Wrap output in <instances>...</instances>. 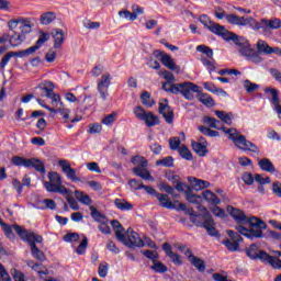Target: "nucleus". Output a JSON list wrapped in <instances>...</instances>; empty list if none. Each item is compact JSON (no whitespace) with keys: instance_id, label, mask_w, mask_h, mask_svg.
Here are the masks:
<instances>
[{"instance_id":"a211bd4d","label":"nucleus","mask_w":281,"mask_h":281,"mask_svg":"<svg viewBox=\"0 0 281 281\" xmlns=\"http://www.w3.org/2000/svg\"><path fill=\"white\" fill-rule=\"evenodd\" d=\"M58 165L61 168L64 175H66L67 179H69L70 181H80V178L76 176V169L71 168V164H69L65 159H60L58 161Z\"/></svg>"},{"instance_id":"0eeeda50","label":"nucleus","mask_w":281,"mask_h":281,"mask_svg":"<svg viewBox=\"0 0 281 281\" xmlns=\"http://www.w3.org/2000/svg\"><path fill=\"white\" fill-rule=\"evenodd\" d=\"M200 23H202V25H204V27L210 30V32H212L213 34H216L217 36H222V38H224V41H232V38L236 35V34L227 31V29H225V26H223L216 22H212V20H210V16H207V15H201Z\"/></svg>"},{"instance_id":"6ab92c4d","label":"nucleus","mask_w":281,"mask_h":281,"mask_svg":"<svg viewBox=\"0 0 281 281\" xmlns=\"http://www.w3.org/2000/svg\"><path fill=\"white\" fill-rule=\"evenodd\" d=\"M160 61L167 69H170V71H176V74L181 72V67L177 66L175 59H172L170 55L160 53Z\"/></svg>"},{"instance_id":"f704fd0d","label":"nucleus","mask_w":281,"mask_h":281,"mask_svg":"<svg viewBox=\"0 0 281 281\" xmlns=\"http://www.w3.org/2000/svg\"><path fill=\"white\" fill-rule=\"evenodd\" d=\"M47 41H49V34L48 33H42L38 37V40L36 41L34 46H31V49H33V54L35 52H37V49H41V47H43V45H45V43H47Z\"/></svg>"},{"instance_id":"c03bdc74","label":"nucleus","mask_w":281,"mask_h":281,"mask_svg":"<svg viewBox=\"0 0 281 281\" xmlns=\"http://www.w3.org/2000/svg\"><path fill=\"white\" fill-rule=\"evenodd\" d=\"M179 155L182 157V159H186L187 161H192V151L188 148V146L182 145L178 149Z\"/></svg>"},{"instance_id":"b1692460","label":"nucleus","mask_w":281,"mask_h":281,"mask_svg":"<svg viewBox=\"0 0 281 281\" xmlns=\"http://www.w3.org/2000/svg\"><path fill=\"white\" fill-rule=\"evenodd\" d=\"M25 35L21 32L12 31V34H9V43L11 47H19L25 41Z\"/></svg>"},{"instance_id":"f257e3e1","label":"nucleus","mask_w":281,"mask_h":281,"mask_svg":"<svg viewBox=\"0 0 281 281\" xmlns=\"http://www.w3.org/2000/svg\"><path fill=\"white\" fill-rule=\"evenodd\" d=\"M203 124L209 126V128H215L216 131H223L225 135H228V139L233 142V144L239 150H244V153H255V155H260V148L257 147L251 140H248L245 135L240 134L236 128H225L221 121L212 117L204 116L202 120Z\"/></svg>"},{"instance_id":"4468645a","label":"nucleus","mask_w":281,"mask_h":281,"mask_svg":"<svg viewBox=\"0 0 281 281\" xmlns=\"http://www.w3.org/2000/svg\"><path fill=\"white\" fill-rule=\"evenodd\" d=\"M134 115L137 120L145 122L146 126L149 128L153 126H157L159 124V117L155 115L153 112L144 110L142 106L137 105L134 108Z\"/></svg>"},{"instance_id":"412c9836","label":"nucleus","mask_w":281,"mask_h":281,"mask_svg":"<svg viewBox=\"0 0 281 281\" xmlns=\"http://www.w3.org/2000/svg\"><path fill=\"white\" fill-rule=\"evenodd\" d=\"M188 181L193 190L195 192H201V190H206V188H210L211 183L205 180H201L199 178L194 177H188Z\"/></svg>"},{"instance_id":"de8ad7c7","label":"nucleus","mask_w":281,"mask_h":281,"mask_svg":"<svg viewBox=\"0 0 281 281\" xmlns=\"http://www.w3.org/2000/svg\"><path fill=\"white\" fill-rule=\"evenodd\" d=\"M204 89L206 91H211V93H220L221 95H225L227 93L225 90L216 88L212 82H204Z\"/></svg>"},{"instance_id":"dca6fc26","label":"nucleus","mask_w":281,"mask_h":281,"mask_svg":"<svg viewBox=\"0 0 281 281\" xmlns=\"http://www.w3.org/2000/svg\"><path fill=\"white\" fill-rule=\"evenodd\" d=\"M111 74L105 72L101 76L98 81L97 89L100 94V98L104 101L109 98V87H111Z\"/></svg>"},{"instance_id":"680f3d73","label":"nucleus","mask_w":281,"mask_h":281,"mask_svg":"<svg viewBox=\"0 0 281 281\" xmlns=\"http://www.w3.org/2000/svg\"><path fill=\"white\" fill-rule=\"evenodd\" d=\"M241 179L246 186H254V181H256V177L251 172H244Z\"/></svg>"},{"instance_id":"f8f14e48","label":"nucleus","mask_w":281,"mask_h":281,"mask_svg":"<svg viewBox=\"0 0 281 281\" xmlns=\"http://www.w3.org/2000/svg\"><path fill=\"white\" fill-rule=\"evenodd\" d=\"M13 166H23L24 168H34L37 172L45 175V164L41 159L36 158H23L21 156H14L11 159Z\"/></svg>"},{"instance_id":"bb28decb","label":"nucleus","mask_w":281,"mask_h":281,"mask_svg":"<svg viewBox=\"0 0 281 281\" xmlns=\"http://www.w3.org/2000/svg\"><path fill=\"white\" fill-rule=\"evenodd\" d=\"M202 198L206 203H210L211 205H218L221 204V199H218V195H216L214 192L211 190H205L202 192Z\"/></svg>"},{"instance_id":"5701e85b","label":"nucleus","mask_w":281,"mask_h":281,"mask_svg":"<svg viewBox=\"0 0 281 281\" xmlns=\"http://www.w3.org/2000/svg\"><path fill=\"white\" fill-rule=\"evenodd\" d=\"M52 36L54 38V48L60 49L63 43H65V32L61 29H55L52 32Z\"/></svg>"},{"instance_id":"7ed1b4c3","label":"nucleus","mask_w":281,"mask_h":281,"mask_svg":"<svg viewBox=\"0 0 281 281\" xmlns=\"http://www.w3.org/2000/svg\"><path fill=\"white\" fill-rule=\"evenodd\" d=\"M111 225L115 232V236L120 243L126 245V247H144L146 244L143 241L139 234H137L133 228H127L126 233L124 234V227L117 220H113Z\"/></svg>"},{"instance_id":"e2e57ef3","label":"nucleus","mask_w":281,"mask_h":281,"mask_svg":"<svg viewBox=\"0 0 281 281\" xmlns=\"http://www.w3.org/2000/svg\"><path fill=\"white\" fill-rule=\"evenodd\" d=\"M169 147L171 150H179V148H181V139L179 137L170 138Z\"/></svg>"},{"instance_id":"f3484780","label":"nucleus","mask_w":281,"mask_h":281,"mask_svg":"<svg viewBox=\"0 0 281 281\" xmlns=\"http://www.w3.org/2000/svg\"><path fill=\"white\" fill-rule=\"evenodd\" d=\"M158 113L165 117L167 124H172L175 121V112L172 111V108L168 105V100L166 99L159 102Z\"/></svg>"},{"instance_id":"052dcab7","label":"nucleus","mask_w":281,"mask_h":281,"mask_svg":"<svg viewBox=\"0 0 281 281\" xmlns=\"http://www.w3.org/2000/svg\"><path fill=\"white\" fill-rule=\"evenodd\" d=\"M255 181L259 183V186H267L271 183V178L270 177L263 178L262 175L257 173L255 175Z\"/></svg>"},{"instance_id":"a18cd8bd","label":"nucleus","mask_w":281,"mask_h":281,"mask_svg":"<svg viewBox=\"0 0 281 281\" xmlns=\"http://www.w3.org/2000/svg\"><path fill=\"white\" fill-rule=\"evenodd\" d=\"M151 270L156 273H166V271H168V267H166L161 261L156 260L153 262Z\"/></svg>"},{"instance_id":"603ef678","label":"nucleus","mask_w":281,"mask_h":281,"mask_svg":"<svg viewBox=\"0 0 281 281\" xmlns=\"http://www.w3.org/2000/svg\"><path fill=\"white\" fill-rule=\"evenodd\" d=\"M41 203L44 206H38V210H56V202L52 199H45Z\"/></svg>"},{"instance_id":"72a5a7b5","label":"nucleus","mask_w":281,"mask_h":281,"mask_svg":"<svg viewBox=\"0 0 281 281\" xmlns=\"http://www.w3.org/2000/svg\"><path fill=\"white\" fill-rule=\"evenodd\" d=\"M265 93H267L268 95H271L270 102H271L272 106L274 104H278V102H280V97H279L280 91L278 89H276V88H266Z\"/></svg>"},{"instance_id":"393cba45","label":"nucleus","mask_w":281,"mask_h":281,"mask_svg":"<svg viewBox=\"0 0 281 281\" xmlns=\"http://www.w3.org/2000/svg\"><path fill=\"white\" fill-rule=\"evenodd\" d=\"M261 25H265V30H280L281 20L278 18L261 19Z\"/></svg>"},{"instance_id":"e433bc0d","label":"nucleus","mask_w":281,"mask_h":281,"mask_svg":"<svg viewBox=\"0 0 281 281\" xmlns=\"http://www.w3.org/2000/svg\"><path fill=\"white\" fill-rule=\"evenodd\" d=\"M16 224L10 226L8 224H5V222H3V220H0V226L2 227L7 238H9L10 240H14V233L12 232V229H14V226Z\"/></svg>"},{"instance_id":"49530a36","label":"nucleus","mask_w":281,"mask_h":281,"mask_svg":"<svg viewBox=\"0 0 281 281\" xmlns=\"http://www.w3.org/2000/svg\"><path fill=\"white\" fill-rule=\"evenodd\" d=\"M156 166H165V168H172V166H175V158H172V156H168L166 158L157 160Z\"/></svg>"},{"instance_id":"cd10ccee","label":"nucleus","mask_w":281,"mask_h":281,"mask_svg":"<svg viewBox=\"0 0 281 281\" xmlns=\"http://www.w3.org/2000/svg\"><path fill=\"white\" fill-rule=\"evenodd\" d=\"M215 115L216 117H218V120H221V122H224V124L232 126V122L234 120V113L225 112V111H215Z\"/></svg>"},{"instance_id":"13d9d810","label":"nucleus","mask_w":281,"mask_h":281,"mask_svg":"<svg viewBox=\"0 0 281 281\" xmlns=\"http://www.w3.org/2000/svg\"><path fill=\"white\" fill-rule=\"evenodd\" d=\"M143 256H145V258H148V260H151V262H156V260H158L159 258V254H157V251L155 250H144Z\"/></svg>"},{"instance_id":"bf43d9fd","label":"nucleus","mask_w":281,"mask_h":281,"mask_svg":"<svg viewBox=\"0 0 281 281\" xmlns=\"http://www.w3.org/2000/svg\"><path fill=\"white\" fill-rule=\"evenodd\" d=\"M260 86L257 83H254L249 80L244 81V88L246 89L247 93H254Z\"/></svg>"},{"instance_id":"58836bf2","label":"nucleus","mask_w":281,"mask_h":281,"mask_svg":"<svg viewBox=\"0 0 281 281\" xmlns=\"http://www.w3.org/2000/svg\"><path fill=\"white\" fill-rule=\"evenodd\" d=\"M75 196L79 203H82L83 205H91V198L81 191H75Z\"/></svg>"},{"instance_id":"a19ab883","label":"nucleus","mask_w":281,"mask_h":281,"mask_svg":"<svg viewBox=\"0 0 281 281\" xmlns=\"http://www.w3.org/2000/svg\"><path fill=\"white\" fill-rule=\"evenodd\" d=\"M186 199L189 203H193V205H199L203 198L201 195L193 194L191 189L190 191H187Z\"/></svg>"},{"instance_id":"774afa93","label":"nucleus","mask_w":281,"mask_h":281,"mask_svg":"<svg viewBox=\"0 0 281 281\" xmlns=\"http://www.w3.org/2000/svg\"><path fill=\"white\" fill-rule=\"evenodd\" d=\"M272 192L276 196L281 198V182L277 181L272 183Z\"/></svg>"},{"instance_id":"79ce46f5","label":"nucleus","mask_w":281,"mask_h":281,"mask_svg":"<svg viewBox=\"0 0 281 281\" xmlns=\"http://www.w3.org/2000/svg\"><path fill=\"white\" fill-rule=\"evenodd\" d=\"M198 128L200 133L206 137H218V135H221L217 131L212 130V127L199 126Z\"/></svg>"},{"instance_id":"aec40b11","label":"nucleus","mask_w":281,"mask_h":281,"mask_svg":"<svg viewBox=\"0 0 281 281\" xmlns=\"http://www.w3.org/2000/svg\"><path fill=\"white\" fill-rule=\"evenodd\" d=\"M162 249L166 256H168V258H170V260L173 262V265H177L178 267H181V265H183V260H181V257L179 256V254H176L175 251H172V247H170V244L165 243L162 245Z\"/></svg>"},{"instance_id":"c9c22d12","label":"nucleus","mask_w":281,"mask_h":281,"mask_svg":"<svg viewBox=\"0 0 281 281\" xmlns=\"http://www.w3.org/2000/svg\"><path fill=\"white\" fill-rule=\"evenodd\" d=\"M89 210L91 212L92 218L97 223H106V217L104 215H102V213H100V211H98V209L94 205H90Z\"/></svg>"},{"instance_id":"09e8293b","label":"nucleus","mask_w":281,"mask_h":281,"mask_svg":"<svg viewBox=\"0 0 281 281\" xmlns=\"http://www.w3.org/2000/svg\"><path fill=\"white\" fill-rule=\"evenodd\" d=\"M26 265H27V267H30V269H33V271H36V273H38V276H47V271L41 270V265L34 262V260H27Z\"/></svg>"},{"instance_id":"2f4dec72","label":"nucleus","mask_w":281,"mask_h":281,"mask_svg":"<svg viewBox=\"0 0 281 281\" xmlns=\"http://www.w3.org/2000/svg\"><path fill=\"white\" fill-rule=\"evenodd\" d=\"M37 89H40L41 91H45L46 98H52V93L54 92L55 86L52 81H43L37 86Z\"/></svg>"},{"instance_id":"c756f323","label":"nucleus","mask_w":281,"mask_h":281,"mask_svg":"<svg viewBox=\"0 0 281 281\" xmlns=\"http://www.w3.org/2000/svg\"><path fill=\"white\" fill-rule=\"evenodd\" d=\"M188 260L193 267H195V269H198V271H200L201 273L205 272V261H203V259L194 255H190V258Z\"/></svg>"},{"instance_id":"473e14b6","label":"nucleus","mask_w":281,"mask_h":281,"mask_svg":"<svg viewBox=\"0 0 281 281\" xmlns=\"http://www.w3.org/2000/svg\"><path fill=\"white\" fill-rule=\"evenodd\" d=\"M56 21V13L48 11L45 13H42L40 16V23L41 25H49Z\"/></svg>"},{"instance_id":"6e6d98bb","label":"nucleus","mask_w":281,"mask_h":281,"mask_svg":"<svg viewBox=\"0 0 281 281\" xmlns=\"http://www.w3.org/2000/svg\"><path fill=\"white\" fill-rule=\"evenodd\" d=\"M121 19H130V21H137V13H131L128 10L120 11Z\"/></svg>"},{"instance_id":"f03ea898","label":"nucleus","mask_w":281,"mask_h":281,"mask_svg":"<svg viewBox=\"0 0 281 281\" xmlns=\"http://www.w3.org/2000/svg\"><path fill=\"white\" fill-rule=\"evenodd\" d=\"M226 211L236 223H248V228L243 225L236 226V231L241 234V236L249 238V240H254V238H262V229H267V224H265V222L258 217H250L247 220L245 212L234 206H227Z\"/></svg>"},{"instance_id":"69168bd1","label":"nucleus","mask_w":281,"mask_h":281,"mask_svg":"<svg viewBox=\"0 0 281 281\" xmlns=\"http://www.w3.org/2000/svg\"><path fill=\"white\" fill-rule=\"evenodd\" d=\"M57 113H60L65 122H67V120H69V113H71V111H69V109L65 108V104H63L57 108Z\"/></svg>"},{"instance_id":"ddd939ff","label":"nucleus","mask_w":281,"mask_h":281,"mask_svg":"<svg viewBox=\"0 0 281 281\" xmlns=\"http://www.w3.org/2000/svg\"><path fill=\"white\" fill-rule=\"evenodd\" d=\"M20 27L21 34L25 36V34H30L32 32V29L34 27V19L32 18H18L10 20L8 23V27L10 32H14L16 27Z\"/></svg>"},{"instance_id":"a878e982","label":"nucleus","mask_w":281,"mask_h":281,"mask_svg":"<svg viewBox=\"0 0 281 281\" xmlns=\"http://www.w3.org/2000/svg\"><path fill=\"white\" fill-rule=\"evenodd\" d=\"M156 199L159 201L161 207H165L166 210H175V204L170 201L168 194L156 193Z\"/></svg>"},{"instance_id":"864d4df0","label":"nucleus","mask_w":281,"mask_h":281,"mask_svg":"<svg viewBox=\"0 0 281 281\" xmlns=\"http://www.w3.org/2000/svg\"><path fill=\"white\" fill-rule=\"evenodd\" d=\"M247 256L248 258H251L252 260H256V258H258L259 254H260V249H258L257 245H251L248 249H247Z\"/></svg>"},{"instance_id":"c85d7f7f","label":"nucleus","mask_w":281,"mask_h":281,"mask_svg":"<svg viewBox=\"0 0 281 281\" xmlns=\"http://www.w3.org/2000/svg\"><path fill=\"white\" fill-rule=\"evenodd\" d=\"M258 166L263 172H276V166L268 158L260 159Z\"/></svg>"},{"instance_id":"5fc2aeb1","label":"nucleus","mask_w":281,"mask_h":281,"mask_svg":"<svg viewBox=\"0 0 281 281\" xmlns=\"http://www.w3.org/2000/svg\"><path fill=\"white\" fill-rule=\"evenodd\" d=\"M202 65L207 68L209 74H212V71H216V67L214 66V61L207 59L206 57L202 56L200 58Z\"/></svg>"},{"instance_id":"8fccbe9b","label":"nucleus","mask_w":281,"mask_h":281,"mask_svg":"<svg viewBox=\"0 0 281 281\" xmlns=\"http://www.w3.org/2000/svg\"><path fill=\"white\" fill-rule=\"evenodd\" d=\"M196 52H200L201 54H205V56H207V58H210L211 60L212 58H214V50H212V48L205 45L196 46Z\"/></svg>"},{"instance_id":"20e7f679","label":"nucleus","mask_w":281,"mask_h":281,"mask_svg":"<svg viewBox=\"0 0 281 281\" xmlns=\"http://www.w3.org/2000/svg\"><path fill=\"white\" fill-rule=\"evenodd\" d=\"M13 229L24 243H29L33 258H35V260H40V262H44L45 254L36 247V243H43V237L33 232L26 231L19 225L13 226Z\"/></svg>"},{"instance_id":"6e6552de","label":"nucleus","mask_w":281,"mask_h":281,"mask_svg":"<svg viewBox=\"0 0 281 281\" xmlns=\"http://www.w3.org/2000/svg\"><path fill=\"white\" fill-rule=\"evenodd\" d=\"M190 221L191 223H194L196 227H204L209 236H218V231H216V227H214L215 223L212 215L207 213L205 215H191Z\"/></svg>"},{"instance_id":"9d476101","label":"nucleus","mask_w":281,"mask_h":281,"mask_svg":"<svg viewBox=\"0 0 281 281\" xmlns=\"http://www.w3.org/2000/svg\"><path fill=\"white\" fill-rule=\"evenodd\" d=\"M49 182H44V188L47 192H55L58 194H69V190L63 186V178L58 172H48Z\"/></svg>"},{"instance_id":"4d7b16f0","label":"nucleus","mask_w":281,"mask_h":281,"mask_svg":"<svg viewBox=\"0 0 281 281\" xmlns=\"http://www.w3.org/2000/svg\"><path fill=\"white\" fill-rule=\"evenodd\" d=\"M48 98L49 100H52V104L53 106H63V101L60 99V94L58 93H50V97H46Z\"/></svg>"},{"instance_id":"4be33fe9","label":"nucleus","mask_w":281,"mask_h":281,"mask_svg":"<svg viewBox=\"0 0 281 281\" xmlns=\"http://www.w3.org/2000/svg\"><path fill=\"white\" fill-rule=\"evenodd\" d=\"M191 147L193 148L194 153H196L199 157H205V155H207V140H202V142L192 140Z\"/></svg>"},{"instance_id":"37998d69","label":"nucleus","mask_w":281,"mask_h":281,"mask_svg":"<svg viewBox=\"0 0 281 281\" xmlns=\"http://www.w3.org/2000/svg\"><path fill=\"white\" fill-rule=\"evenodd\" d=\"M11 58L18 57V58H23V56H32L34 54V48H26L25 50H20V52H9Z\"/></svg>"},{"instance_id":"423d86ee","label":"nucleus","mask_w":281,"mask_h":281,"mask_svg":"<svg viewBox=\"0 0 281 281\" xmlns=\"http://www.w3.org/2000/svg\"><path fill=\"white\" fill-rule=\"evenodd\" d=\"M231 41H233L239 54L241 56H245L247 60L254 63L255 65H259V63H262V57H260L258 53L251 49V45L249 44V41H247V38L235 34L233 35Z\"/></svg>"},{"instance_id":"9b49d317","label":"nucleus","mask_w":281,"mask_h":281,"mask_svg":"<svg viewBox=\"0 0 281 281\" xmlns=\"http://www.w3.org/2000/svg\"><path fill=\"white\" fill-rule=\"evenodd\" d=\"M132 164L136 167L133 168L134 175L136 177H140L145 181H155V178L150 175L146 168L148 167V160H146L143 156H134L132 158Z\"/></svg>"},{"instance_id":"4c0bfd02","label":"nucleus","mask_w":281,"mask_h":281,"mask_svg":"<svg viewBox=\"0 0 281 281\" xmlns=\"http://www.w3.org/2000/svg\"><path fill=\"white\" fill-rule=\"evenodd\" d=\"M140 100H142V103L144 104V106H146L147 109H150L155 105V100H153V98H150V93L148 91H144L140 94Z\"/></svg>"},{"instance_id":"39448f33","label":"nucleus","mask_w":281,"mask_h":281,"mask_svg":"<svg viewBox=\"0 0 281 281\" xmlns=\"http://www.w3.org/2000/svg\"><path fill=\"white\" fill-rule=\"evenodd\" d=\"M164 91L173 93L175 95H182L186 100H193L194 93H201V87L190 81L182 83H164Z\"/></svg>"},{"instance_id":"2eb2a0df","label":"nucleus","mask_w":281,"mask_h":281,"mask_svg":"<svg viewBox=\"0 0 281 281\" xmlns=\"http://www.w3.org/2000/svg\"><path fill=\"white\" fill-rule=\"evenodd\" d=\"M227 235L228 238L222 240V245H224L228 251H238V249H240V243H243V237L234 231H227Z\"/></svg>"},{"instance_id":"1a4fd4ad","label":"nucleus","mask_w":281,"mask_h":281,"mask_svg":"<svg viewBox=\"0 0 281 281\" xmlns=\"http://www.w3.org/2000/svg\"><path fill=\"white\" fill-rule=\"evenodd\" d=\"M226 21L229 25H237L238 27H251V30H261L262 25L251 16H238L234 13L226 15Z\"/></svg>"},{"instance_id":"338daca9","label":"nucleus","mask_w":281,"mask_h":281,"mask_svg":"<svg viewBox=\"0 0 281 281\" xmlns=\"http://www.w3.org/2000/svg\"><path fill=\"white\" fill-rule=\"evenodd\" d=\"M269 265H271V267H273V269H281V259L278 257H271L268 261Z\"/></svg>"},{"instance_id":"ea45409f","label":"nucleus","mask_w":281,"mask_h":281,"mask_svg":"<svg viewBox=\"0 0 281 281\" xmlns=\"http://www.w3.org/2000/svg\"><path fill=\"white\" fill-rule=\"evenodd\" d=\"M257 50L259 54L269 55L271 52V46L266 41L259 40L257 43Z\"/></svg>"},{"instance_id":"3c124183","label":"nucleus","mask_w":281,"mask_h":281,"mask_svg":"<svg viewBox=\"0 0 281 281\" xmlns=\"http://www.w3.org/2000/svg\"><path fill=\"white\" fill-rule=\"evenodd\" d=\"M199 101L202 104H205V106H214V99H212V97H210V94H206V93L200 94Z\"/></svg>"},{"instance_id":"0e129e2a","label":"nucleus","mask_w":281,"mask_h":281,"mask_svg":"<svg viewBox=\"0 0 281 281\" xmlns=\"http://www.w3.org/2000/svg\"><path fill=\"white\" fill-rule=\"evenodd\" d=\"M109 274V263L108 262H102L99 265V276L100 278H106Z\"/></svg>"},{"instance_id":"7c9ffc66","label":"nucleus","mask_w":281,"mask_h":281,"mask_svg":"<svg viewBox=\"0 0 281 281\" xmlns=\"http://www.w3.org/2000/svg\"><path fill=\"white\" fill-rule=\"evenodd\" d=\"M114 205L122 212H131V210H133V204H131V202L126 201L125 199H115Z\"/></svg>"}]
</instances>
